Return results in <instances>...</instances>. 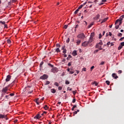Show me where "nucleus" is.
I'll list each match as a JSON object with an SVG mask.
<instances>
[{
    "label": "nucleus",
    "instance_id": "1",
    "mask_svg": "<svg viewBox=\"0 0 124 124\" xmlns=\"http://www.w3.org/2000/svg\"><path fill=\"white\" fill-rule=\"evenodd\" d=\"M8 91V87H5V88H3V89L2 90V94H1V95L2 97L4 96V93H6Z\"/></svg>",
    "mask_w": 124,
    "mask_h": 124
},
{
    "label": "nucleus",
    "instance_id": "2",
    "mask_svg": "<svg viewBox=\"0 0 124 124\" xmlns=\"http://www.w3.org/2000/svg\"><path fill=\"white\" fill-rule=\"evenodd\" d=\"M48 75L44 74L40 77V79H42V80H46V79H48Z\"/></svg>",
    "mask_w": 124,
    "mask_h": 124
},
{
    "label": "nucleus",
    "instance_id": "3",
    "mask_svg": "<svg viewBox=\"0 0 124 124\" xmlns=\"http://www.w3.org/2000/svg\"><path fill=\"white\" fill-rule=\"evenodd\" d=\"M78 38H81V39H84V38H85V37H86V36H85L84 33H81L78 35Z\"/></svg>",
    "mask_w": 124,
    "mask_h": 124
},
{
    "label": "nucleus",
    "instance_id": "4",
    "mask_svg": "<svg viewBox=\"0 0 124 124\" xmlns=\"http://www.w3.org/2000/svg\"><path fill=\"white\" fill-rule=\"evenodd\" d=\"M89 44L88 41H85L82 43L81 46H82V47H88V46H89Z\"/></svg>",
    "mask_w": 124,
    "mask_h": 124
},
{
    "label": "nucleus",
    "instance_id": "5",
    "mask_svg": "<svg viewBox=\"0 0 124 124\" xmlns=\"http://www.w3.org/2000/svg\"><path fill=\"white\" fill-rule=\"evenodd\" d=\"M123 17H121V16L117 20H116V21H115V25H117L118 24V23H122V21H123Z\"/></svg>",
    "mask_w": 124,
    "mask_h": 124
},
{
    "label": "nucleus",
    "instance_id": "6",
    "mask_svg": "<svg viewBox=\"0 0 124 124\" xmlns=\"http://www.w3.org/2000/svg\"><path fill=\"white\" fill-rule=\"evenodd\" d=\"M51 72H53V73H56L58 72V68L57 67H54L51 69Z\"/></svg>",
    "mask_w": 124,
    "mask_h": 124
},
{
    "label": "nucleus",
    "instance_id": "7",
    "mask_svg": "<svg viewBox=\"0 0 124 124\" xmlns=\"http://www.w3.org/2000/svg\"><path fill=\"white\" fill-rule=\"evenodd\" d=\"M10 79H11V76L9 75L6 77L5 79L6 82H9V81H10Z\"/></svg>",
    "mask_w": 124,
    "mask_h": 124
},
{
    "label": "nucleus",
    "instance_id": "8",
    "mask_svg": "<svg viewBox=\"0 0 124 124\" xmlns=\"http://www.w3.org/2000/svg\"><path fill=\"white\" fill-rule=\"evenodd\" d=\"M95 48H99V50H102V46L99 45V44H97L95 46Z\"/></svg>",
    "mask_w": 124,
    "mask_h": 124
},
{
    "label": "nucleus",
    "instance_id": "9",
    "mask_svg": "<svg viewBox=\"0 0 124 124\" xmlns=\"http://www.w3.org/2000/svg\"><path fill=\"white\" fill-rule=\"evenodd\" d=\"M7 117V115H2L1 114H0V119H5Z\"/></svg>",
    "mask_w": 124,
    "mask_h": 124
},
{
    "label": "nucleus",
    "instance_id": "10",
    "mask_svg": "<svg viewBox=\"0 0 124 124\" xmlns=\"http://www.w3.org/2000/svg\"><path fill=\"white\" fill-rule=\"evenodd\" d=\"M86 4H87V2H85L83 4L80 5L78 9L80 10V9H81V8H82L84 6V5H86Z\"/></svg>",
    "mask_w": 124,
    "mask_h": 124
},
{
    "label": "nucleus",
    "instance_id": "11",
    "mask_svg": "<svg viewBox=\"0 0 124 124\" xmlns=\"http://www.w3.org/2000/svg\"><path fill=\"white\" fill-rule=\"evenodd\" d=\"M121 24H122V22H120L119 23H118L117 24H115L116 25H115V28L116 30H118V29H119V28H120V25H121Z\"/></svg>",
    "mask_w": 124,
    "mask_h": 124
},
{
    "label": "nucleus",
    "instance_id": "12",
    "mask_svg": "<svg viewBox=\"0 0 124 124\" xmlns=\"http://www.w3.org/2000/svg\"><path fill=\"white\" fill-rule=\"evenodd\" d=\"M112 76L113 78H114V79H117V78H118V76H117V74H116V73H113L112 74Z\"/></svg>",
    "mask_w": 124,
    "mask_h": 124
},
{
    "label": "nucleus",
    "instance_id": "13",
    "mask_svg": "<svg viewBox=\"0 0 124 124\" xmlns=\"http://www.w3.org/2000/svg\"><path fill=\"white\" fill-rule=\"evenodd\" d=\"M93 38L90 37L89 41H87V42L90 44V43H92V42H93Z\"/></svg>",
    "mask_w": 124,
    "mask_h": 124
},
{
    "label": "nucleus",
    "instance_id": "14",
    "mask_svg": "<svg viewBox=\"0 0 124 124\" xmlns=\"http://www.w3.org/2000/svg\"><path fill=\"white\" fill-rule=\"evenodd\" d=\"M100 17V15L99 14H98L94 18L95 20H98Z\"/></svg>",
    "mask_w": 124,
    "mask_h": 124
},
{
    "label": "nucleus",
    "instance_id": "15",
    "mask_svg": "<svg viewBox=\"0 0 124 124\" xmlns=\"http://www.w3.org/2000/svg\"><path fill=\"white\" fill-rule=\"evenodd\" d=\"M106 1H107L106 0H102V2L99 4V5H102L103 4H104V2H106Z\"/></svg>",
    "mask_w": 124,
    "mask_h": 124
},
{
    "label": "nucleus",
    "instance_id": "16",
    "mask_svg": "<svg viewBox=\"0 0 124 124\" xmlns=\"http://www.w3.org/2000/svg\"><path fill=\"white\" fill-rule=\"evenodd\" d=\"M41 116L39 114H37L34 117V119H40Z\"/></svg>",
    "mask_w": 124,
    "mask_h": 124
},
{
    "label": "nucleus",
    "instance_id": "17",
    "mask_svg": "<svg viewBox=\"0 0 124 124\" xmlns=\"http://www.w3.org/2000/svg\"><path fill=\"white\" fill-rule=\"evenodd\" d=\"M50 92L51 93H56V90H55V89H51L50 90Z\"/></svg>",
    "mask_w": 124,
    "mask_h": 124
},
{
    "label": "nucleus",
    "instance_id": "18",
    "mask_svg": "<svg viewBox=\"0 0 124 124\" xmlns=\"http://www.w3.org/2000/svg\"><path fill=\"white\" fill-rule=\"evenodd\" d=\"M108 19V17H107V18H104V19H103V20L101 22V24H102L103 23H105V22H106V21Z\"/></svg>",
    "mask_w": 124,
    "mask_h": 124
},
{
    "label": "nucleus",
    "instance_id": "19",
    "mask_svg": "<svg viewBox=\"0 0 124 124\" xmlns=\"http://www.w3.org/2000/svg\"><path fill=\"white\" fill-rule=\"evenodd\" d=\"M44 109H45V110H48L49 109V107H48L47 105H46L45 107H44Z\"/></svg>",
    "mask_w": 124,
    "mask_h": 124
},
{
    "label": "nucleus",
    "instance_id": "20",
    "mask_svg": "<svg viewBox=\"0 0 124 124\" xmlns=\"http://www.w3.org/2000/svg\"><path fill=\"white\" fill-rule=\"evenodd\" d=\"M75 108H77V105H76L73 106V107L72 108V111H74V109H75Z\"/></svg>",
    "mask_w": 124,
    "mask_h": 124
},
{
    "label": "nucleus",
    "instance_id": "21",
    "mask_svg": "<svg viewBox=\"0 0 124 124\" xmlns=\"http://www.w3.org/2000/svg\"><path fill=\"white\" fill-rule=\"evenodd\" d=\"M73 56H77V51H76V50L74 51L73 52Z\"/></svg>",
    "mask_w": 124,
    "mask_h": 124
},
{
    "label": "nucleus",
    "instance_id": "22",
    "mask_svg": "<svg viewBox=\"0 0 124 124\" xmlns=\"http://www.w3.org/2000/svg\"><path fill=\"white\" fill-rule=\"evenodd\" d=\"M93 26V22L91 23L88 27V29L92 28V26Z\"/></svg>",
    "mask_w": 124,
    "mask_h": 124
},
{
    "label": "nucleus",
    "instance_id": "23",
    "mask_svg": "<svg viewBox=\"0 0 124 124\" xmlns=\"http://www.w3.org/2000/svg\"><path fill=\"white\" fill-rule=\"evenodd\" d=\"M55 52H57V53H60V52H61V50H60V48L58 47L55 49Z\"/></svg>",
    "mask_w": 124,
    "mask_h": 124
},
{
    "label": "nucleus",
    "instance_id": "24",
    "mask_svg": "<svg viewBox=\"0 0 124 124\" xmlns=\"http://www.w3.org/2000/svg\"><path fill=\"white\" fill-rule=\"evenodd\" d=\"M93 85H95V86H98V83L96 81H94L93 82Z\"/></svg>",
    "mask_w": 124,
    "mask_h": 124
},
{
    "label": "nucleus",
    "instance_id": "25",
    "mask_svg": "<svg viewBox=\"0 0 124 124\" xmlns=\"http://www.w3.org/2000/svg\"><path fill=\"white\" fill-rule=\"evenodd\" d=\"M105 63V62L102 61L101 62L100 64H99V65H103V64H104Z\"/></svg>",
    "mask_w": 124,
    "mask_h": 124
},
{
    "label": "nucleus",
    "instance_id": "26",
    "mask_svg": "<svg viewBox=\"0 0 124 124\" xmlns=\"http://www.w3.org/2000/svg\"><path fill=\"white\" fill-rule=\"evenodd\" d=\"M117 35L119 37H122V36H123V34L122 33H119Z\"/></svg>",
    "mask_w": 124,
    "mask_h": 124
},
{
    "label": "nucleus",
    "instance_id": "27",
    "mask_svg": "<svg viewBox=\"0 0 124 124\" xmlns=\"http://www.w3.org/2000/svg\"><path fill=\"white\" fill-rule=\"evenodd\" d=\"M54 84V86H56V87H59V83L58 82H55Z\"/></svg>",
    "mask_w": 124,
    "mask_h": 124
},
{
    "label": "nucleus",
    "instance_id": "28",
    "mask_svg": "<svg viewBox=\"0 0 124 124\" xmlns=\"http://www.w3.org/2000/svg\"><path fill=\"white\" fill-rule=\"evenodd\" d=\"M106 83L107 85H108V86L110 85V81H109L108 80H106Z\"/></svg>",
    "mask_w": 124,
    "mask_h": 124
},
{
    "label": "nucleus",
    "instance_id": "29",
    "mask_svg": "<svg viewBox=\"0 0 124 124\" xmlns=\"http://www.w3.org/2000/svg\"><path fill=\"white\" fill-rule=\"evenodd\" d=\"M79 9L78 8L75 12V14H77V13H78V12H79Z\"/></svg>",
    "mask_w": 124,
    "mask_h": 124
},
{
    "label": "nucleus",
    "instance_id": "30",
    "mask_svg": "<svg viewBox=\"0 0 124 124\" xmlns=\"http://www.w3.org/2000/svg\"><path fill=\"white\" fill-rule=\"evenodd\" d=\"M38 100H39V99H37L36 100V101H35V102H36V103L37 104V105H39V102Z\"/></svg>",
    "mask_w": 124,
    "mask_h": 124
},
{
    "label": "nucleus",
    "instance_id": "31",
    "mask_svg": "<svg viewBox=\"0 0 124 124\" xmlns=\"http://www.w3.org/2000/svg\"><path fill=\"white\" fill-rule=\"evenodd\" d=\"M43 63H44V62H41L40 64V67H42V65H43Z\"/></svg>",
    "mask_w": 124,
    "mask_h": 124
},
{
    "label": "nucleus",
    "instance_id": "32",
    "mask_svg": "<svg viewBox=\"0 0 124 124\" xmlns=\"http://www.w3.org/2000/svg\"><path fill=\"white\" fill-rule=\"evenodd\" d=\"M94 36V33H92L91 34V37H92V38H93Z\"/></svg>",
    "mask_w": 124,
    "mask_h": 124
},
{
    "label": "nucleus",
    "instance_id": "33",
    "mask_svg": "<svg viewBox=\"0 0 124 124\" xmlns=\"http://www.w3.org/2000/svg\"><path fill=\"white\" fill-rule=\"evenodd\" d=\"M70 59H71V55H69L68 57L67 58V60H70Z\"/></svg>",
    "mask_w": 124,
    "mask_h": 124
},
{
    "label": "nucleus",
    "instance_id": "34",
    "mask_svg": "<svg viewBox=\"0 0 124 124\" xmlns=\"http://www.w3.org/2000/svg\"><path fill=\"white\" fill-rule=\"evenodd\" d=\"M7 43H8L9 44H10V43H11V40H10V39H8L7 40Z\"/></svg>",
    "mask_w": 124,
    "mask_h": 124
},
{
    "label": "nucleus",
    "instance_id": "35",
    "mask_svg": "<svg viewBox=\"0 0 124 124\" xmlns=\"http://www.w3.org/2000/svg\"><path fill=\"white\" fill-rule=\"evenodd\" d=\"M49 84H50V81H46V83L45 84V85H49Z\"/></svg>",
    "mask_w": 124,
    "mask_h": 124
},
{
    "label": "nucleus",
    "instance_id": "36",
    "mask_svg": "<svg viewBox=\"0 0 124 124\" xmlns=\"http://www.w3.org/2000/svg\"><path fill=\"white\" fill-rule=\"evenodd\" d=\"M80 43H81V41L80 40H78L77 42V45H79V44H80Z\"/></svg>",
    "mask_w": 124,
    "mask_h": 124
},
{
    "label": "nucleus",
    "instance_id": "37",
    "mask_svg": "<svg viewBox=\"0 0 124 124\" xmlns=\"http://www.w3.org/2000/svg\"><path fill=\"white\" fill-rule=\"evenodd\" d=\"M62 53H63V54H66V49H63Z\"/></svg>",
    "mask_w": 124,
    "mask_h": 124
},
{
    "label": "nucleus",
    "instance_id": "38",
    "mask_svg": "<svg viewBox=\"0 0 124 124\" xmlns=\"http://www.w3.org/2000/svg\"><path fill=\"white\" fill-rule=\"evenodd\" d=\"M65 84H66V85H69V84H70L69 81H68V80H66Z\"/></svg>",
    "mask_w": 124,
    "mask_h": 124
},
{
    "label": "nucleus",
    "instance_id": "39",
    "mask_svg": "<svg viewBox=\"0 0 124 124\" xmlns=\"http://www.w3.org/2000/svg\"><path fill=\"white\" fill-rule=\"evenodd\" d=\"M48 65L50 66V67H54V65H52L51 63H48Z\"/></svg>",
    "mask_w": 124,
    "mask_h": 124
},
{
    "label": "nucleus",
    "instance_id": "40",
    "mask_svg": "<svg viewBox=\"0 0 124 124\" xmlns=\"http://www.w3.org/2000/svg\"><path fill=\"white\" fill-rule=\"evenodd\" d=\"M98 44H99V45H103V43H102V42L101 41L100 42H99V43H98Z\"/></svg>",
    "mask_w": 124,
    "mask_h": 124
},
{
    "label": "nucleus",
    "instance_id": "41",
    "mask_svg": "<svg viewBox=\"0 0 124 124\" xmlns=\"http://www.w3.org/2000/svg\"><path fill=\"white\" fill-rule=\"evenodd\" d=\"M0 23L1 24H2V25H5V21H0Z\"/></svg>",
    "mask_w": 124,
    "mask_h": 124
},
{
    "label": "nucleus",
    "instance_id": "42",
    "mask_svg": "<svg viewBox=\"0 0 124 124\" xmlns=\"http://www.w3.org/2000/svg\"><path fill=\"white\" fill-rule=\"evenodd\" d=\"M122 48H123V46H119L118 47V50H121V49H122Z\"/></svg>",
    "mask_w": 124,
    "mask_h": 124
},
{
    "label": "nucleus",
    "instance_id": "43",
    "mask_svg": "<svg viewBox=\"0 0 124 124\" xmlns=\"http://www.w3.org/2000/svg\"><path fill=\"white\" fill-rule=\"evenodd\" d=\"M101 37H102V35L101 34V33H100L99 36V39H101Z\"/></svg>",
    "mask_w": 124,
    "mask_h": 124
},
{
    "label": "nucleus",
    "instance_id": "44",
    "mask_svg": "<svg viewBox=\"0 0 124 124\" xmlns=\"http://www.w3.org/2000/svg\"><path fill=\"white\" fill-rule=\"evenodd\" d=\"M98 51H99L98 49H96V50H94L93 52L94 54L97 53V52H98Z\"/></svg>",
    "mask_w": 124,
    "mask_h": 124
},
{
    "label": "nucleus",
    "instance_id": "45",
    "mask_svg": "<svg viewBox=\"0 0 124 124\" xmlns=\"http://www.w3.org/2000/svg\"><path fill=\"white\" fill-rule=\"evenodd\" d=\"M124 37L121 38L119 39V40H120V41H123V40H124Z\"/></svg>",
    "mask_w": 124,
    "mask_h": 124
},
{
    "label": "nucleus",
    "instance_id": "46",
    "mask_svg": "<svg viewBox=\"0 0 124 124\" xmlns=\"http://www.w3.org/2000/svg\"><path fill=\"white\" fill-rule=\"evenodd\" d=\"M57 47H59V48H61V45L60 44H57L56 45Z\"/></svg>",
    "mask_w": 124,
    "mask_h": 124
},
{
    "label": "nucleus",
    "instance_id": "47",
    "mask_svg": "<svg viewBox=\"0 0 124 124\" xmlns=\"http://www.w3.org/2000/svg\"><path fill=\"white\" fill-rule=\"evenodd\" d=\"M121 46H124V42L121 43Z\"/></svg>",
    "mask_w": 124,
    "mask_h": 124
},
{
    "label": "nucleus",
    "instance_id": "48",
    "mask_svg": "<svg viewBox=\"0 0 124 124\" xmlns=\"http://www.w3.org/2000/svg\"><path fill=\"white\" fill-rule=\"evenodd\" d=\"M94 68V66H93L91 67V71H93V70Z\"/></svg>",
    "mask_w": 124,
    "mask_h": 124
},
{
    "label": "nucleus",
    "instance_id": "49",
    "mask_svg": "<svg viewBox=\"0 0 124 124\" xmlns=\"http://www.w3.org/2000/svg\"><path fill=\"white\" fill-rule=\"evenodd\" d=\"M70 40V39H69V38H68V39L66 40V43H69Z\"/></svg>",
    "mask_w": 124,
    "mask_h": 124
},
{
    "label": "nucleus",
    "instance_id": "50",
    "mask_svg": "<svg viewBox=\"0 0 124 124\" xmlns=\"http://www.w3.org/2000/svg\"><path fill=\"white\" fill-rule=\"evenodd\" d=\"M76 101V99H73V101H72V103H75Z\"/></svg>",
    "mask_w": 124,
    "mask_h": 124
},
{
    "label": "nucleus",
    "instance_id": "51",
    "mask_svg": "<svg viewBox=\"0 0 124 124\" xmlns=\"http://www.w3.org/2000/svg\"><path fill=\"white\" fill-rule=\"evenodd\" d=\"M62 87H61V86H59V87H58V90H59V91L62 90Z\"/></svg>",
    "mask_w": 124,
    "mask_h": 124
},
{
    "label": "nucleus",
    "instance_id": "52",
    "mask_svg": "<svg viewBox=\"0 0 124 124\" xmlns=\"http://www.w3.org/2000/svg\"><path fill=\"white\" fill-rule=\"evenodd\" d=\"M93 2H94L95 4H96V2H98L97 0H95Z\"/></svg>",
    "mask_w": 124,
    "mask_h": 124
},
{
    "label": "nucleus",
    "instance_id": "53",
    "mask_svg": "<svg viewBox=\"0 0 124 124\" xmlns=\"http://www.w3.org/2000/svg\"><path fill=\"white\" fill-rule=\"evenodd\" d=\"M64 29H65V30H66V29H67V25H64Z\"/></svg>",
    "mask_w": 124,
    "mask_h": 124
},
{
    "label": "nucleus",
    "instance_id": "54",
    "mask_svg": "<svg viewBox=\"0 0 124 124\" xmlns=\"http://www.w3.org/2000/svg\"><path fill=\"white\" fill-rule=\"evenodd\" d=\"M9 95H10L11 96H14V93H11L9 94Z\"/></svg>",
    "mask_w": 124,
    "mask_h": 124
},
{
    "label": "nucleus",
    "instance_id": "55",
    "mask_svg": "<svg viewBox=\"0 0 124 124\" xmlns=\"http://www.w3.org/2000/svg\"><path fill=\"white\" fill-rule=\"evenodd\" d=\"M69 73H70V74H73V73H74V72H73L72 71H70Z\"/></svg>",
    "mask_w": 124,
    "mask_h": 124
},
{
    "label": "nucleus",
    "instance_id": "56",
    "mask_svg": "<svg viewBox=\"0 0 124 124\" xmlns=\"http://www.w3.org/2000/svg\"><path fill=\"white\" fill-rule=\"evenodd\" d=\"M65 48V46H63L62 47V50H64V49Z\"/></svg>",
    "mask_w": 124,
    "mask_h": 124
},
{
    "label": "nucleus",
    "instance_id": "57",
    "mask_svg": "<svg viewBox=\"0 0 124 124\" xmlns=\"http://www.w3.org/2000/svg\"><path fill=\"white\" fill-rule=\"evenodd\" d=\"M108 35H109V36H112V33H111V32H109Z\"/></svg>",
    "mask_w": 124,
    "mask_h": 124
},
{
    "label": "nucleus",
    "instance_id": "58",
    "mask_svg": "<svg viewBox=\"0 0 124 124\" xmlns=\"http://www.w3.org/2000/svg\"><path fill=\"white\" fill-rule=\"evenodd\" d=\"M123 72L122 71V70H119L118 71V73L119 74H121V73H122Z\"/></svg>",
    "mask_w": 124,
    "mask_h": 124
},
{
    "label": "nucleus",
    "instance_id": "59",
    "mask_svg": "<svg viewBox=\"0 0 124 124\" xmlns=\"http://www.w3.org/2000/svg\"><path fill=\"white\" fill-rule=\"evenodd\" d=\"M78 27H79V25L78 24L76 25L75 29H78Z\"/></svg>",
    "mask_w": 124,
    "mask_h": 124
},
{
    "label": "nucleus",
    "instance_id": "60",
    "mask_svg": "<svg viewBox=\"0 0 124 124\" xmlns=\"http://www.w3.org/2000/svg\"><path fill=\"white\" fill-rule=\"evenodd\" d=\"M110 42H108L107 43V45H108V46H109V45H110Z\"/></svg>",
    "mask_w": 124,
    "mask_h": 124
},
{
    "label": "nucleus",
    "instance_id": "61",
    "mask_svg": "<svg viewBox=\"0 0 124 124\" xmlns=\"http://www.w3.org/2000/svg\"><path fill=\"white\" fill-rule=\"evenodd\" d=\"M77 111H75L74 112V115H76V114H77Z\"/></svg>",
    "mask_w": 124,
    "mask_h": 124
},
{
    "label": "nucleus",
    "instance_id": "62",
    "mask_svg": "<svg viewBox=\"0 0 124 124\" xmlns=\"http://www.w3.org/2000/svg\"><path fill=\"white\" fill-rule=\"evenodd\" d=\"M33 92V91H29V92H28V93H32Z\"/></svg>",
    "mask_w": 124,
    "mask_h": 124
},
{
    "label": "nucleus",
    "instance_id": "63",
    "mask_svg": "<svg viewBox=\"0 0 124 124\" xmlns=\"http://www.w3.org/2000/svg\"><path fill=\"white\" fill-rule=\"evenodd\" d=\"M71 65V62H69L68 63V66H70Z\"/></svg>",
    "mask_w": 124,
    "mask_h": 124
},
{
    "label": "nucleus",
    "instance_id": "64",
    "mask_svg": "<svg viewBox=\"0 0 124 124\" xmlns=\"http://www.w3.org/2000/svg\"><path fill=\"white\" fill-rule=\"evenodd\" d=\"M82 71H86V68H83L82 69Z\"/></svg>",
    "mask_w": 124,
    "mask_h": 124
}]
</instances>
